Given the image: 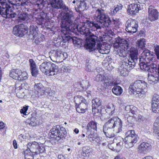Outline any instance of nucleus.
I'll use <instances>...</instances> for the list:
<instances>
[{
	"mask_svg": "<svg viewBox=\"0 0 159 159\" xmlns=\"http://www.w3.org/2000/svg\"><path fill=\"white\" fill-rule=\"evenodd\" d=\"M49 3L51 7L57 9L62 8L68 10V7L64 4L62 0H49Z\"/></svg>",
	"mask_w": 159,
	"mask_h": 159,
	"instance_id": "16",
	"label": "nucleus"
},
{
	"mask_svg": "<svg viewBox=\"0 0 159 159\" xmlns=\"http://www.w3.org/2000/svg\"><path fill=\"white\" fill-rule=\"evenodd\" d=\"M75 101H79L80 102H86V100L82 96H79L77 97L75 100Z\"/></svg>",
	"mask_w": 159,
	"mask_h": 159,
	"instance_id": "53",
	"label": "nucleus"
},
{
	"mask_svg": "<svg viewBox=\"0 0 159 159\" xmlns=\"http://www.w3.org/2000/svg\"><path fill=\"white\" fill-rule=\"evenodd\" d=\"M72 41L75 46L80 47L82 45L83 41L82 39L77 38L76 37H74L72 39Z\"/></svg>",
	"mask_w": 159,
	"mask_h": 159,
	"instance_id": "42",
	"label": "nucleus"
},
{
	"mask_svg": "<svg viewBox=\"0 0 159 159\" xmlns=\"http://www.w3.org/2000/svg\"><path fill=\"white\" fill-rule=\"evenodd\" d=\"M27 147L30 149V152L34 153V152L38 150L39 145V144L35 141H33L28 143L27 145Z\"/></svg>",
	"mask_w": 159,
	"mask_h": 159,
	"instance_id": "26",
	"label": "nucleus"
},
{
	"mask_svg": "<svg viewBox=\"0 0 159 159\" xmlns=\"http://www.w3.org/2000/svg\"><path fill=\"white\" fill-rule=\"evenodd\" d=\"M31 73L33 76L36 77L38 74V69L37 67L30 69Z\"/></svg>",
	"mask_w": 159,
	"mask_h": 159,
	"instance_id": "52",
	"label": "nucleus"
},
{
	"mask_svg": "<svg viewBox=\"0 0 159 159\" xmlns=\"http://www.w3.org/2000/svg\"><path fill=\"white\" fill-rule=\"evenodd\" d=\"M28 78V74L26 71L22 72L18 75V80H23L27 79Z\"/></svg>",
	"mask_w": 159,
	"mask_h": 159,
	"instance_id": "44",
	"label": "nucleus"
},
{
	"mask_svg": "<svg viewBox=\"0 0 159 159\" xmlns=\"http://www.w3.org/2000/svg\"><path fill=\"white\" fill-rule=\"evenodd\" d=\"M145 118L142 115L139 114L136 118L137 121L139 122H142L145 120Z\"/></svg>",
	"mask_w": 159,
	"mask_h": 159,
	"instance_id": "54",
	"label": "nucleus"
},
{
	"mask_svg": "<svg viewBox=\"0 0 159 159\" xmlns=\"http://www.w3.org/2000/svg\"><path fill=\"white\" fill-rule=\"evenodd\" d=\"M140 6L139 4L134 3L129 5L127 7L128 13L131 15H135L139 12V10H141Z\"/></svg>",
	"mask_w": 159,
	"mask_h": 159,
	"instance_id": "19",
	"label": "nucleus"
},
{
	"mask_svg": "<svg viewBox=\"0 0 159 159\" xmlns=\"http://www.w3.org/2000/svg\"><path fill=\"white\" fill-rule=\"evenodd\" d=\"M90 21H88L84 23V25L83 26H74L73 28V30H75L76 29L80 33L85 36H87L88 37H90L93 35H95L93 34L90 31H95L96 29H92V28H90L87 26L86 23Z\"/></svg>",
	"mask_w": 159,
	"mask_h": 159,
	"instance_id": "9",
	"label": "nucleus"
},
{
	"mask_svg": "<svg viewBox=\"0 0 159 159\" xmlns=\"http://www.w3.org/2000/svg\"><path fill=\"white\" fill-rule=\"evenodd\" d=\"M115 108L113 104H111L108 107L107 109V111H111L110 115L112 116L114 112Z\"/></svg>",
	"mask_w": 159,
	"mask_h": 159,
	"instance_id": "45",
	"label": "nucleus"
},
{
	"mask_svg": "<svg viewBox=\"0 0 159 159\" xmlns=\"http://www.w3.org/2000/svg\"><path fill=\"white\" fill-rule=\"evenodd\" d=\"M28 106H26L24 107L22 109L20 110V112L21 114H23L24 115H26V113H27V111L28 109Z\"/></svg>",
	"mask_w": 159,
	"mask_h": 159,
	"instance_id": "56",
	"label": "nucleus"
},
{
	"mask_svg": "<svg viewBox=\"0 0 159 159\" xmlns=\"http://www.w3.org/2000/svg\"><path fill=\"white\" fill-rule=\"evenodd\" d=\"M36 28H37V27L36 26H34V25H30V32L31 34H32L33 35L36 33Z\"/></svg>",
	"mask_w": 159,
	"mask_h": 159,
	"instance_id": "48",
	"label": "nucleus"
},
{
	"mask_svg": "<svg viewBox=\"0 0 159 159\" xmlns=\"http://www.w3.org/2000/svg\"><path fill=\"white\" fill-rule=\"evenodd\" d=\"M35 90L41 95H43L48 92L49 88L44 87L40 83L35 84L34 85Z\"/></svg>",
	"mask_w": 159,
	"mask_h": 159,
	"instance_id": "20",
	"label": "nucleus"
},
{
	"mask_svg": "<svg viewBox=\"0 0 159 159\" xmlns=\"http://www.w3.org/2000/svg\"><path fill=\"white\" fill-rule=\"evenodd\" d=\"M29 62L30 69L37 67L35 62L33 59H30Z\"/></svg>",
	"mask_w": 159,
	"mask_h": 159,
	"instance_id": "50",
	"label": "nucleus"
},
{
	"mask_svg": "<svg viewBox=\"0 0 159 159\" xmlns=\"http://www.w3.org/2000/svg\"><path fill=\"white\" fill-rule=\"evenodd\" d=\"M153 126L154 132L159 136V116L156 118Z\"/></svg>",
	"mask_w": 159,
	"mask_h": 159,
	"instance_id": "39",
	"label": "nucleus"
},
{
	"mask_svg": "<svg viewBox=\"0 0 159 159\" xmlns=\"http://www.w3.org/2000/svg\"><path fill=\"white\" fill-rule=\"evenodd\" d=\"M26 123L32 126H34L36 125L35 120L34 118H31L30 120L29 119L27 120H26Z\"/></svg>",
	"mask_w": 159,
	"mask_h": 159,
	"instance_id": "46",
	"label": "nucleus"
},
{
	"mask_svg": "<svg viewBox=\"0 0 159 159\" xmlns=\"http://www.w3.org/2000/svg\"><path fill=\"white\" fill-rule=\"evenodd\" d=\"M119 119V118L116 116L112 117L109 119L105 123L104 125L107 127L113 128L114 127V125H115L116 122L117 120H118V119Z\"/></svg>",
	"mask_w": 159,
	"mask_h": 159,
	"instance_id": "31",
	"label": "nucleus"
},
{
	"mask_svg": "<svg viewBox=\"0 0 159 159\" xmlns=\"http://www.w3.org/2000/svg\"><path fill=\"white\" fill-rule=\"evenodd\" d=\"M129 44L128 41L124 39L118 37L115 39V42L114 44V47H116L117 52L120 56H124L123 53L124 52L125 49H127L129 47Z\"/></svg>",
	"mask_w": 159,
	"mask_h": 159,
	"instance_id": "7",
	"label": "nucleus"
},
{
	"mask_svg": "<svg viewBox=\"0 0 159 159\" xmlns=\"http://www.w3.org/2000/svg\"><path fill=\"white\" fill-rule=\"evenodd\" d=\"M25 159H34V157L33 154L30 152H27V151H25Z\"/></svg>",
	"mask_w": 159,
	"mask_h": 159,
	"instance_id": "47",
	"label": "nucleus"
},
{
	"mask_svg": "<svg viewBox=\"0 0 159 159\" xmlns=\"http://www.w3.org/2000/svg\"><path fill=\"white\" fill-rule=\"evenodd\" d=\"M27 29L25 28L24 25L21 24L16 25L13 27L12 33L16 36L22 37L27 33Z\"/></svg>",
	"mask_w": 159,
	"mask_h": 159,
	"instance_id": "14",
	"label": "nucleus"
},
{
	"mask_svg": "<svg viewBox=\"0 0 159 159\" xmlns=\"http://www.w3.org/2000/svg\"><path fill=\"white\" fill-rule=\"evenodd\" d=\"M93 140L92 142H93L94 143H98L100 142L99 138L97 137H94Z\"/></svg>",
	"mask_w": 159,
	"mask_h": 159,
	"instance_id": "64",
	"label": "nucleus"
},
{
	"mask_svg": "<svg viewBox=\"0 0 159 159\" xmlns=\"http://www.w3.org/2000/svg\"><path fill=\"white\" fill-rule=\"evenodd\" d=\"M112 91L115 94L119 96L122 94L123 90L120 86L118 85H116L113 87L112 89Z\"/></svg>",
	"mask_w": 159,
	"mask_h": 159,
	"instance_id": "37",
	"label": "nucleus"
},
{
	"mask_svg": "<svg viewBox=\"0 0 159 159\" xmlns=\"http://www.w3.org/2000/svg\"><path fill=\"white\" fill-rule=\"evenodd\" d=\"M25 86L24 84H22L21 86L19 87V89H16V95L19 98H22L25 95V93L27 91L26 88H25L24 87Z\"/></svg>",
	"mask_w": 159,
	"mask_h": 159,
	"instance_id": "23",
	"label": "nucleus"
},
{
	"mask_svg": "<svg viewBox=\"0 0 159 159\" xmlns=\"http://www.w3.org/2000/svg\"><path fill=\"white\" fill-rule=\"evenodd\" d=\"M85 153V152H84V151H83L81 153L80 155L79 156V157H80L82 159H84L85 157H86L87 156V154Z\"/></svg>",
	"mask_w": 159,
	"mask_h": 159,
	"instance_id": "62",
	"label": "nucleus"
},
{
	"mask_svg": "<svg viewBox=\"0 0 159 159\" xmlns=\"http://www.w3.org/2000/svg\"><path fill=\"white\" fill-rule=\"evenodd\" d=\"M94 137L95 136H94L92 134H90L88 136H87L86 137L88 139L90 142H92L93 141V140Z\"/></svg>",
	"mask_w": 159,
	"mask_h": 159,
	"instance_id": "60",
	"label": "nucleus"
},
{
	"mask_svg": "<svg viewBox=\"0 0 159 159\" xmlns=\"http://www.w3.org/2000/svg\"><path fill=\"white\" fill-rule=\"evenodd\" d=\"M62 42L63 43H65L67 41H72V38L69 35H64L62 37Z\"/></svg>",
	"mask_w": 159,
	"mask_h": 159,
	"instance_id": "49",
	"label": "nucleus"
},
{
	"mask_svg": "<svg viewBox=\"0 0 159 159\" xmlns=\"http://www.w3.org/2000/svg\"><path fill=\"white\" fill-rule=\"evenodd\" d=\"M92 102L93 103L92 106L93 111L94 108L95 109L101 105V101L99 98H96L95 99H93L92 101Z\"/></svg>",
	"mask_w": 159,
	"mask_h": 159,
	"instance_id": "40",
	"label": "nucleus"
},
{
	"mask_svg": "<svg viewBox=\"0 0 159 159\" xmlns=\"http://www.w3.org/2000/svg\"><path fill=\"white\" fill-rule=\"evenodd\" d=\"M125 30L129 33H135L137 31L138 27L137 22L134 20L129 19L125 24Z\"/></svg>",
	"mask_w": 159,
	"mask_h": 159,
	"instance_id": "13",
	"label": "nucleus"
},
{
	"mask_svg": "<svg viewBox=\"0 0 159 159\" xmlns=\"http://www.w3.org/2000/svg\"><path fill=\"white\" fill-rule=\"evenodd\" d=\"M150 51L147 49H145L144 50H143V52L141 54L142 57L139 58V59H144L145 61H152V53H150Z\"/></svg>",
	"mask_w": 159,
	"mask_h": 159,
	"instance_id": "22",
	"label": "nucleus"
},
{
	"mask_svg": "<svg viewBox=\"0 0 159 159\" xmlns=\"http://www.w3.org/2000/svg\"><path fill=\"white\" fill-rule=\"evenodd\" d=\"M148 79L149 84H154L159 81V75L158 74L148 75Z\"/></svg>",
	"mask_w": 159,
	"mask_h": 159,
	"instance_id": "28",
	"label": "nucleus"
},
{
	"mask_svg": "<svg viewBox=\"0 0 159 159\" xmlns=\"http://www.w3.org/2000/svg\"><path fill=\"white\" fill-rule=\"evenodd\" d=\"M98 41L99 40L98 39V37L96 35H93L90 37H88L84 44V47L89 51L94 52V54L96 55L95 52L96 48L95 46L96 42H98Z\"/></svg>",
	"mask_w": 159,
	"mask_h": 159,
	"instance_id": "11",
	"label": "nucleus"
},
{
	"mask_svg": "<svg viewBox=\"0 0 159 159\" xmlns=\"http://www.w3.org/2000/svg\"><path fill=\"white\" fill-rule=\"evenodd\" d=\"M17 15L13 11V8L6 2L0 3V21L5 19L14 18Z\"/></svg>",
	"mask_w": 159,
	"mask_h": 159,
	"instance_id": "5",
	"label": "nucleus"
},
{
	"mask_svg": "<svg viewBox=\"0 0 159 159\" xmlns=\"http://www.w3.org/2000/svg\"><path fill=\"white\" fill-rule=\"evenodd\" d=\"M146 87V83L144 81L136 80L130 84L129 89V93L131 95H134L141 98L145 94L144 89Z\"/></svg>",
	"mask_w": 159,
	"mask_h": 159,
	"instance_id": "3",
	"label": "nucleus"
},
{
	"mask_svg": "<svg viewBox=\"0 0 159 159\" xmlns=\"http://www.w3.org/2000/svg\"><path fill=\"white\" fill-rule=\"evenodd\" d=\"M8 2L12 5H15L17 2L18 3L19 2H21V0H7Z\"/></svg>",
	"mask_w": 159,
	"mask_h": 159,
	"instance_id": "59",
	"label": "nucleus"
},
{
	"mask_svg": "<svg viewBox=\"0 0 159 159\" xmlns=\"http://www.w3.org/2000/svg\"><path fill=\"white\" fill-rule=\"evenodd\" d=\"M129 52L131 61L137 63H138V50L137 49L134 48H131L130 49Z\"/></svg>",
	"mask_w": 159,
	"mask_h": 159,
	"instance_id": "25",
	"label": "nucleus"
},
{
	"mask_svg": "<svg viewBox=\"0 0 159 159\" xmlns=\"http://www.w3.org/2000/svg\"><path fill=\"white\" fill-rule=\"evenodd\" d=\"M97 123L93 121L90 122L87 125V127L88 130L91 129L96 130Z\"/></svg>",
	"mask_w": 159,
	"mask_h": 159,
	"instance_id": "41",
	"label": "nucleus"
},
{
	"mask_svg": "<svg viewBox=\"0 0 159 159\" xmlns=\"http://www.w3.org/2000/svg\"><path fill=\"white\" fill-rule=\"evenodd\" d=\"M154 47V51L157 56V58L159 59V46L156 45Z\"/></svg>",
	"mask_w": 159,
	"mask_h": 159,
	"instance_id": "57",
	"label": "nucleus"
},
{
	"mask_svg": "<svg viewBox=\"0 0 159 159\" xmlns=\"http://www.w3.org/2000/svg\"><path fill=\"white\" fill-rule=\"evenodd\" d=\"M142 61L141 59H139V62L138 63L139 65L140 69L144 71H150V68L151 67V61H145V62H141Z\"/></svg>",
	"mask_w": 159,
	"mask_h": 159,
	"instance_id": "21",
	"label": "nucleus"
},
{
	"mask_svg": "<svg viewBox=\"0 0 159 159\" xmlns=\"http://www.w3.org/2000/svg\"><path fill=\"white\" fill-rule=\"evenodd\" d=\"M146 41L144 38L140 39L137 40L136 44L137 47L141 49H142L143 50V49L145 47L146 44Z\"/></svg>",
	"mask_w": 159,
	"mask_h": 159,
	"instance_id": "35",
	"label": "nucleus"
},
{
	"mask_svg": "<svg viewBox=\"0 0 159 159\" xmlns=\"http://www.w3.org/2000/svg\"><path fill=\"white\" fill-rule=\"evenodd\" d=\"M32 16L30 14H28L27 13H23L19 15L18 18L19 21L25 20L27 23L33 21V18L34 17L37 20H38L39 23H43V22L44 18L43 16L41 15L40 13H37Z\"/></svg>",
	"mask_w": 159,
	"mask_h": 159,
	"instance_id": "8",
	"label": "nucleus"
},
{
	"mask_svg": "<svg viewBox=\"0 0 159 159\" xmlns=\"http://www.w3.org/2000/svg\"><path fill=\"white\" fill-rule=\"evenodd\" d=\"M122 6L121 4H120L118 5H117L116 7H115V9L116 10V11H119L120 10L122 9Z\"/></svg>",
	"mask_w": 159,
	"mask_h": 159,
	"instance_id": "63",
	"label": "nucleus"
},
{
	"mask_svg": "<svg viewBox=\"0 0 159 159\" xmlns=\"http://www.w3.org/2000/svg\"><path fill=\"white\" fill-rule=\"evenodd\" d=\"M41 71L46 75L54 76L59 73L58 66L51 62H45L42 63L39 66Z\"/></svg>",
	"mask_w": 159,
	"mask_h": 159,
	"instance_id": "4",
	"label": "nucleus"
},
{
	"mask_svg": "<svg viewBox=\"0 0 159 159\" xmlns=\"http://www.w3.org/2000/svg\"><path fill=\"white\" fill-rule=\"evenodd\" d=\"M38 149V150H37V151L34 152V155L39 154L40 155L43 154L42 156H43L45 154V148L43 146H39V148Z\"/></svg>",
	"mask_w": 159,
	"mask_h": 159,
	"instance_id": "43",
	"label": "nucleus"
},
{
	"mask_svg": "<svg viewBox=\"0 0 159 159\" xmlns=\"http://www.w3.org/2000/svg\"><path fill=\"white\" fill-rule=\"evenodd\" d=\"M123 146V143L122 142H120L116 143V147L118 149L121 148Z\"/></svg>",
	"mask_w": 159,
	"mask_h": 159,
	"instance_id": "61",
	"label": "nucleus"
},
{
	"mask_svg": "<svg viewBox=\"0 0 159 159\" xmlns=\"http://www.w3.org/2000/svg\"><path fill=\"white\" fill-rule=\"evenodd\" d=\"M112 84V83L111 81H107L106 80H105L104 83H103V86L105 88H107L109 86L111 85Z\"/></svg>",
	"mask_w": 159,
	"mask_h": 159,
	"instance_id": "58",
	"label": "nucleus"
},
{
	"mask_svg": "<svg viewBox=\"0 0 159 159\" xmlns=\"http://www.w3.org/2000/svg\"><path fill=\"white\" fill-rule=\"evenodd\" d=\"M21 4L22 5L24 6L27 5V3H28V1L32 2V3H36V5L39 8L43 7V1L42 0H21Z\"/></svg>",
	"mask_w": 159,
	"mask_h": 159,
	"instance_id": "27",
	"label": "nucleus"
},
{
	"mask_svg": "<svg viewBox=\"0 0 159 159\" xmlns=\"http://www.w3.org/2000/svg\"><path fill=\"white\" fill-rule=\"evenodd\" d=\"M78 106L76 107V110L79 113H84L87 107V103L86 102H80L78 103Z\"/></svg>",
	"mask_w": 159,
	"mask_h": 159,
	"instance_id": "29",
	"label": "nucleus"
},
{
	"mask_svg": "<svg viewBox=\"0 0 159 159\" xmlns=\"http://www.w3.org/2000/svg\"><path fill=\"white\" fill-rule=\"evenodd\" d=\"M116 121L114 127L113 128L115 134H117L121 132L122 130V122L119 118Z\"/></svg>",
	"mask_w": 159,
	"mask_h": 159,
	"instance_id": "30",
	"label": "nucleus"
},
{
	"mask_svg": "<svg viewBox=\"0 0 159 159\" xmlns=\"http://www.w3.org/2000/svg\"><path fill=\"white\" fill-rule=\"evenodd\" d=\"M70 69V67L68 66H63L62 67V70L65 72H69Z\"/></svg>",
	"mask_w": 159,
	"mask_h": 159,
	"instance_id": "55",
	"label": "nucleus"
},
{
	"mask_svg": "<svg viewBox=\"0 0 159 159\" xmlns=\"http://www.w3.org/2000/svg\"><path fill=\"white\" fill-rule=\"evenodd\" d=\"M152 107L154 113H159V96L157 94L153 96Z\"/></svg>",
	"mask_w": 159,
	"mask_h": 159,
	"instance_id": "17",
	"label": "nucleus"
},
{
	"mask_svg": "<svg viewBox=\"0 0 159 159\" xmlns=\"http://www.w3.org/2000/svg\"><path fill=\"white\" fill-rule=\"evenodd\" d=\"M63 129L59 130L57 127L55 126L50 130L51 137L57 141L60 140L61 138L64 137V136L66 134V132L65 129Z\"/></svg>",
	"mask_w": 159,
	"mask_h": 159,
	"instance_id": "12",
	"label": "nucleus"
},
{
	"mask_svg": "<svg viewBox=\"0 0 159 159\" xmlns=\"http://www.w3.org/2000/svg\"><path fill=\"white\" fill-rule=\"evenodd\" d=\"M148 18L151 21L157 20L158 18L159 13L153 6H150L148 8Z\"/></svg>",
	"mask_w": 159,
	"mask_h": 159,
	"instance_id": "15",
	"label": "nucleus"
},
{
	"mask_svg": "<svg viewBox=\"0 0 159 159\" xmlns=\"http://www.w3.org/2000/svg\"><path fill=\"white\" fill-rule=\"evenodd\" d=\"M104 76L101 74H98L95 77V80L97 81H101L104 79Z\"/></svg>",
	"mask_w": 159,
	"mask_h": 159,
	"instance_id": "51",
	"label": "nucleus"
},
{
	"mask_svg": "<svg viewBox=\"0 0 159 159\" xmlns=\"http://www.w3.org/2000/svg\"><path fill=\"white\" fill-rule=\"evenodd\" d=\"M65 12L61 20V27L63 31H72L74 25V23H75L76 20L73 22L75 17L73 12L68 7V10L63 9Z\"/></svg>",
	"mask_w": 159,
	"mask_h": 159,
	"instance_id": "2",
	"label": "nucleus"
},
{
	"mask_svg": "<svg viewBox=\"0 0 159 159\" xmlns=\"http://www.w3.org/2000/svg\"><path fill=\"white\" fill-rule=\"evenodd\" d=\"M21 73V70L19 69H13L10 71L9 73L10 76L12 78L17 80L18 75Z\"/></svg>",
	"mask_w": 159,
	"mask_h": 159,
	"instance_id": "32",
	"label": "nucleus"
},
{
	"mask_svg": "<svg viewBox=\"0 0 159 159\" xmlns=\"http://www.w3.org/2000/svg\"><path fill=\"white\" fill-rule=\"evenodd\" d=\"M125 138V146L127 148L132 147L134 144L136 143L139 137L134 130H130L127 131Z\"/></svg>",
	"mask_w": 159,
	"mask_h": 159,
	"instance_id": "6",
	"label": "nucleus"
},
{
	"mask_svg": "<svg viewBox=\"0 0 159 159\" xmlns=\"http://www.w3.org/2000/svg\"><path fill=\"white\" fill-rule=\"evenodd\" d=\"M151 145L147 143L143 142L139 146L138 149L140 151H145L151 148Z\"/></svg>",
	"mask_w": 159,
	"mask_h": 159,
	"instance_id": "34",
	"label": "nucleus"
},
{
	"mask_svg": "<svg viewBox=\"0 0 159 159\" xmlns=\"http://www.w3.org/2000/svg\"><path fill=\"white\" fill-rule=\"evenodd\" d=\"M97 43V46L95 52V53L97 52H99L102 54L106 53L105 50V48L102 46V43L99 41L98 42V41Z\"/></svg>",
	"mask_w": 159,
	"mask_h": 159,
	"instance_id": "36",
	"label": "nucleus"
},
{
	"mask_svg": "<svg viewBox=\"0 0 159 159\" xmlns=\"http://www.w3.org/2000/svg\"><path fill=\"white\" fill-rule=\"evenodd\" d=\"M94 18L97 22H89L86 23L87 26L92 28V29H100L101 27H108L111 23V21L108 16L106 15L103 10L98 9L96 14L94 15Z\"/></svg>",
	"mask_w": 159,
	"mask_h": 159,
	"instance_id": "1",
	"label": "nucleus"
},
{
	"mask_svg": "<svg viewBox=\"0 0 159 159\" xmlns=\"http://www.w3.org/2000/svg\"><path fill=\"white\" fill-rule=\"evenodd\" d=\"M137 63L132 61L131 60H127L122 62V64L120 69V73L121 75L126 76L127 75L128 71L133 69L134 65Z\"/></svg>",
	"mask_w": 159,
	"mask_h": 159,
	"instance_id": "10",
	"label": "nucleus"
},
{
	"mask_svg": "<svg viewBox=\"0 0 159 159\" xmlns=\"http://www.w3.org/2000/svg\"><path fill=\"white\" fill-rule=\"evenodd\" d=\"M103 131L104 134L107 137L110 138L115 136V133L114 131L113 128L104 125Z\"/></svg>",
	"mask_w": 159,
	"mask_h": 159,
	"instance_id": "24",
	"label": "nucleus"
},
{
	"mask_svg": "<svg viewBox=\"0 0 159 159\" xmlns=\"http://www.w3.org/2000/svg\"><path fill=\"white\" fill-rule=\"evenodd\" d=\"M76 5L79 11H83L86 7V3L84 1L76 0Z\"/></svg>",
	"mask_w": 159,
	"mask_h": 159,
	"instance_id": "33",
	"label": "nucleus"
},
{
	"mask_svg": "<svg viewBox=\"0 0 159 159\" xmlns=\"http://www.w3.org/2000/svg\"><path fill=\"white\" fill-rule=\"evenodd\" d=\"M137 108L133 105H127L126 106L124 112L125 116L132 117L136 114Z\"/></svg>",
	"mask_w": 159,
	"mask_h": 159,
	"instance_id": "18",
	"label": "nucleus"
},
{
	"mask_svg": "<svg viewBox=\"0 0 159 159\" xmlns=\"http://www.w3.org/2000/svg\"><path fill=\"white\" fill-rule=\"evenodd\" d=\"M33 39H35V42L37 44H39L40 41H43V40L44 38V35L42 34H39L37 33H36L33 35Z\"/></svg>",
	"mask_w": 159,
	"mask_h": 159,
	"instance_id": "38",
	"label": "nucleus"
}]
</instances>
